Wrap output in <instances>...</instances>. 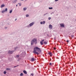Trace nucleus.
<instances>
[{"mask_svg":"<svg viewBox=\"0 0 76 76\" xmlns=\"http://www.w3.org/2000/svg\"><path fill=\"white\" fill-rule=\"evenodd\" d=\"M41 51V50L38 47H36L34 48L33 53L34 54H37V55H39Z\"/></svg>","mask_w":76,"mask_h":76,"instance_id":"obj_1","label":"nucleus"},{"mask_svg":"<svg viewBox=\"0 0 76 76\" xmlns=\"http://www.w3.org/2000/svg\"><path fill=\"white\" fill-rule=\"evenodd\" d=\"M35 43V44H37V39H33L31 41V45H32L34 44V43Z\"/></svg>","mask_w":76,"mask_h":76,"instance_id":"obj_2","label":"nucleus"},{"mask_svg":"<svg viewBox=\"0 0 76 76\" xmlns=\"http://www.w3.org/2000/svg\"><path fill=\"white\" fill-rule=\"evenodd\" d=\"M60 26L61 27L64 28V24L61 23L60 24Z\"/></svg>","mask_w":76,"mask_h":76,"instance_id":"obj_3","label":"nucleus"},{"mask_svg":"<svg viewBox=\"0 0 76 76\" xmlns=\"http://www.w3.org/2000/svg\"><path fill=\"white\" fill-rule=\"evenodd\" d=\"M14 51H10V50H9L8 52V53L9 54H12V53H13Z\"/></svg>","mask_w":76,"mask_h":76,"instance_id":"obj_4","label":"nucleus"},{"mask_svg":"<svg viewBox=\"0 0 76 76\" xmlns=\"http://www.w3.org/2000/svg\"><path fill=\"white\" fill-rule=\"evenodd\" d=\"M34 22H33L30 23L29 24L30 27L32 26V25H34Z\"/></svg>","mask_w":76,"mask_h":76,"instance_id":"obj_5","label":"nucleus"},{"mask_svg":"<svg viewBox=\"0 0 76 76\" xmlns=\"http://www.w3.org/2000/svg\"><path fill=\"white\" fill-rule=\"evenodd\" d=\"M49 28L50 29H53V26L51 25L50 24L49 25Z\"/></svg>","mask_w":76,"mask_h":76,"instance_id":"obj_6","label":"nucleus"},{"mask_svg":"<svg viewBox=\"0 0 76 76\" xmlns=\"http://www.w3.org/2000/svg\"><path fill=\"white\" fill-rule=\"evenodd\" d=\"M48 54H49V55H50V56H51V57L53 56V54L51 53H48Z\"/></svg>","mask_w":76,"mask_h":76,"instance_id":"obj_7","label":"nucleus"},{"mask_svg":"<svg viewBox=\"0 0 76 76\" xmlns=\"http://www.w3.org/2000/svg\"><path fill=\"white\" fill-rule=\"evenodd\" d=\"M23 72L24 74H27V72L26 71L24 70L23 71Z\"/></svg>","mask_w":76,"mask_h":76,"instance_id":"obj_8","label":"nucleus"},{"mask_svg":"<svg viewBox=\"0 0 76 76\" xmlns=\"http://www.w3.org/2000/svg\"><path fill=\"white\" fill-rule=\"evenodd\" d=\"M35 60V59L34 58H32L31 59V61H34Z\"/></svg>","mask_w":76,"mask_h":76,"instance_id":"obj_9","label":"nucleus"},{"mask_svg":"<svg viewBox=\"0 0 76 76\" xmlns=\"http://www.w3.org/2000/svg\"><path fill=\"white\" fill-rule=\"evenodd\" d=\"M4 6H5V5H4V4H3L1 6V8H2L3 7H4Z\"/></svg>","mask_w":76,"mask_h":76,"instance_id":"obj_10","label":"nucleus"},{"mask_svg":"<svg viewBox=\"0 0 76 76\" xmlns=\"http://www.w3.org/2000/svg\"><path fill=\"white\" fill-rule=\"evenodd\" d=\"M17 1V0H15L14 1H13V3H14L15 4V3H16Z\"/></svg>","mask_w":76,"mask_h":76,"instance_id":"obj_11","label":"nucleus"},{"mask_svg":"<svg viewBox=\"0 0 76 76\" xmlns=\"http://www.w3.org/2000/svg\"><path fill=\"white\" fill-rule=\"evenodd\" d=\"M47 42H44V44H45V45L46 44H47Z\"/></svg>","mask_w":76,"mask_h":76,"instance_id":"obj_12","label":"nucleus"},{"mask_svg":"<svg viewBox=\"0 0 76 76\" xmlns=\"http://www.w3.org/2000/svg\"><path fill=\"white\" fill-rule=\"evenodd\" d=\"M40 44L41 45H43V42H42L40 41Z\"/></svg>","mask_w":76,"mask_h":76,"instance_id":"obj_13","label":"nucleus"},{"mask_svg":"<svg viewBox=\"0 0 76 76\" xmlns=\"http://www.w3.org/2000/svg\"><path fill=\"white\" fill-rule=\"evenodd\" d=\"M12 10H10V13H12Z\"/></svg>","mask_w":76,"mask_h":76,"instance_id":"obj_14","label":"nucleus"},{"mask_svg":"<svg viewBox=\"0 0 76 76\" xmlns=\"http://www.w3.org/2000/svg\"><path fill=\"white\" fill-rule=\"evenodd\" d=\"M26 9H27V8L26 7H24L23 9V10H26Z\"/></svg>","mask_w":76,"mask_h":76,"instance_id":"obj_15","label":"nucleus"},{"mask_svg":"<svg viewBox=\"0 0 76 76\" xmlns=\"http://www.w3.org/2000/svg\"><path fill=\"white\" fill-rule=\"evenodd\" d=\"M4 10L5 12H6L7 11V8H6Z\"/></svg>","mask_w":76,"mask_h":76,"instance_id":"obj_16","label":"nucleus"},{"mask_svg":"<svg viewBox=\"0 0 76 76\" xmlns=\"http://www.w3.org/2000/svg\"><path fill=\"white\" fill-rule=\"evenodd\" d=\"M22 54H24V55H25V54H26V53L25 52H23Z\"/></svg>","mask_w":76,"mask_h":76,"instance_id":"obj_17","label":"nucleus"},{"mask_svg":"<svg viewBox=\"0 0 76 76\" xmlns=\"http://www.w3.org/2000/svg\"><path fill=\"white\" fill-rule=\"evenodd\" d=\"M16 58H18L19 57V55H17L16 56Z\"/></svg>","mask_w":76,"mask_h":76,"instance_id":"obj_18","label":"nucleus"},{"mask_svg":"<svg viewBox=\"0 0 76 76\" xmlns=\"http://www.w3.org/2000/svg\"><path fill=\"white\" fill-rule=\"evenodd\" d=\"M10 69L9 68H7L6 69V70H10Z\"/></svg>","mask_w":76,"mask_h":76,"instance_id":"obj_19","label":"nucleus"},{"mask_svg":"<svg viewBox=\"0 0 76 76\" xmlns=\"http://www.w3.org/2000/svg\"><path fill=\"white\" fill-rule=\"evenodd\" d=\"M4 12H5V11H4V10H2L1 12V13H3Z\"/></svg>","mask_w":76,"mask_h":76,"instance_id":"obj_20","label":"nucleus"},{"mask_svg":"<svg viewBox=\"0 0 76 76\" xmlns=\"http://www.w3.org/2000/svg\"><path fill=\"white\" fill-rule=\"evenodd\" d=\"M20 76H22L23 75V73H21L20 74Z\"/></svg>","mask_w":76,"mask_h":76,"instance_id":"obj_21","label":"nucleus"},{"mask_svg":"<svg viewBox=\"0 0 76 76\" xmlns=\"http://www.w3.org/2000/svg\"><path fill=\"white\" fill-rule=\"evenodd\" d=\"M26 17H29V15L28 14L26 15Z\"/></svg>","mask_w":76,"mask_h":76,"instance_id":"obj_22","label":"nucleus"},{"mask_svg":"<svg viewBox=\"0 0 76 76\" xmlns=\"http://www.w3.org/2000/svg\"><path fill=\"white\" fill-rule=\"evenodd\" d=\"M4 74L5 75L6 74V71H4Z\"/></svg>","mask_w":76,"mask_h":76,"instance_id":"obj_23","label":"nucleus"},{"mask_svg":"<svg viewBox=\"0 0 76 76\" xmlns=\"http://www.w3.org/2000/svg\"><path fill=\"white\" fill-rule=\"evenodd\" d=\"M26 27H27V28H29V27H30V26L29 25V24Z\"/></svg>","mask_w":76,"mask_h":76,"instance_id":"obj_24","label":"nucleus"},{"mask_svg":"<svg viewBox=\"0 0 76 76\" xmlns=\"http://www.w3.org/2000/svg\"><path fill=\"white\" fill-rule=\"evenodd\" d=\"M45 21H43V24H45Z\"/></svg>","mask_w":76,"mask_h":76,"instance_id":"obj_25","label":"nucleus"},{"mask_svg":"<svg viewBox=\"0 0 76 76\" xmlns=\"http://www.w3.org/2000/svg\"><path fill=\"white\" fill-rule=\"evenodd\" d=\"M49 9H53V7H49Z\"/></svg>","mask_w":76,"mask_h":76,"instance_id":"obj_26","label":"nucleus"},{"mask_svg":"<svg viewBox=\"0 0 76 76\" xmlns=\"http://www.w3.org/2000/svg\"><path fill=\"white\" fill-rule=\"evenodd\" d=\"M40 23V24H43V22H41Z\"/></svg>","mask_w":76,"mask_h":76,"instance_id":"obj_27","label":"nucleus"},{"mask_svg":"<svg viewBox=\"0 0 76 76\" xmlns=\"http://www.w3.org/2000/svg\"><path fill=\"white\" fill-rule=\"evenodd\" d=\"M31 76H34V74H33V73L31 74Z\"/></svg>","mask_w":76,"mask_h":76,"instance_id":"obj_28","label":"nucleus"},{"mask_svg":"<svg viewBox=\"0 0 76 76\" xmlns=\"http://www.w3.org/2000/svg\"><path fill=\"white\" fill-rule=\"evenodd\" d=\"M47 14H48V13H46L44 14V16H45L46 15H47Z\"/></svg>","mask_w":76,"mask_h":76,"instance_id":"obj_29","label":"nucleus"},{"mask_svg":"<svg viewBox=\"0 0 76 76\" xmlns=\"http://www.w3.org/2000/svg\"><path fill=\"white\" fill-rule=\"evenodd\" d=\"M18 47H16L15 48V50H16V49H18Z\"/></svg>","mask_w":76,"mask_h":76,"instance_id":"obj_30","label":"nucleus"},{"mask_svg":"<svg viewBox=\"0 0 76 76\" xmlns=\"http://www.w3.org/2000/svg\"><path fill=\"white\" fill-rule=\"evenodd\" d=\"M49 65H50V66H51V65H52V63H50L49 64Z\"/></svg>","mask_w":76,"mask_h":76,"instance_id":"obj_31","label":"nucleus"},{"mask_svg":"<svg viewBox=\"0 0 76 76\" xmlns=\"http://www.w3.org/2000/svg\"><path fill=\"white\" fill-rule=\"evenodd\" d=\"M18 4H19V5L20 6H21V4H20V3H18Z\"/></svg>","mask_w":76,"mask_h":76,"instance_id":"obj_32","label":"nucleus"},{"mask_svg":"<svg viewBox=\"0 0 76 76\" xmlns=\"http://www.w3.org/2000/svg\"><path fill=\"white\" fill-rule=\"evenodd\" d=\"M51 19V17H49L48 18L49 20H50V19Z\"/></svg>","mask_w":76,"mask_h":76,"instance_id":"obj_33","label":"nucleus"},{"mask_svg":"<svg viewBox=\"0 0 76 76\" xmlns=\"http://www.w3.org/2000/svg\"><path fill=\"white\" fill-rule=\"evenodd\" d=\"M44 39H43L42 41V42H44Z\"/></svg>","mask_w":76,"mask_h":76,"instance_id":"obj_34","label":"nucleus"},{"mask_svg":"<svg viewBox=\"0 0 76 76\" xmlns=\"http://www.w3.org/2000/svg\"><path fill=\"white\" fill-rule=\"evenodd\" d=\"M71 37H74V35H71Z\"/></svg>","mask_w":76,"mask_h":76,"instance_id":"obj_35","label":"nucleus"},{"mask_svg":"<svg viewBox=\"0 0 76 76\" xmlns=\"http://www.w3.org/2000/svg\"><path fill=\"white\" fill-rule=\"evenodd\" d=\"M58 0H55V1H58Z\"/></svg>","mask_w":76,"mask_h":76,"instance_id":"obj_36","label":"nucleus"},{"mask_svg":"<svg viewBox=\"0 0 76 76\" xmlns=\"http://www.w3.org/2000/svg\"><path fill=\"white\" fill-rule=\"evenodd\" d=\"M66 42H69V40L66 41Z\"/></svg>","mask_w":76,"mask_h":76,"instance_id":"obj_37","label":"nucleus"},{"mask_svg":"<svg viewBox=\"0 0 76 76\" xmlns=\"http://www.w3.org/2000/svg\"><path fill=\"white\" fill-rule=\"evenodd\" d=\"M16 20H17V18L15 19V21H16Z\"/></svg>","mask_w":76,"mask_h":76,"instance_id":"obj_38","label":"nucleus"},{"mask_svg":"<svg viewBox=\"0 0 76 76\" xmlns=\"http://www.w3.org/2000/svg\"><path fill=\"white\" fill-rule=\"evenodd\" d=\"M56 39V37H55L54 38V39Z\"/></svg>","mask_w":76,"mask_h":76,"instance_id":"obj_39","label":"nucleus"},{"mask_svg":"<svg viewBox=\"0 0 76 76\" xmlns=\"http://www.w3.org/2000/svg\"><path fill=\"white\" fill-rule=\"evenodd\" d=\"M54 50H56V48H54Z\"/></svg>","mask_w":76,"mask_h":76,"instance_id":"obj_40","label":"nucleus"},{"mask_svg":"<svg viewBox=\"0 0 76 76\" xmlns=\"http://www.w3.org/2000/svg\"><path fill=\"white\" fill-rule=\"evenodd\" d=\"M16 66H14V68H15V67H16Z\"/></svg>","mask_w":76,"mask_h":76,"instance_id":"obj_41","label":"nucleus"},{"mask_svg":"<svg viewBox=\"0 0 76 76\" xmlns=\"http://www.w3.org/2000/svg\"><path fill=\"white\" fill-rule=\"evenodd\" d=\"M5 29H7V27H5Z\"/></svg>","mask_w":76,"mask_h":76,"instance_id":"obj_42","label":"nucleus"},{"mask_svg":"<svg viewBox=\"0 0 76 76\" xmlns=\"http://www.w3.org/2000/svg\"><path fill=\"white\" fill-rule=\"evenodd\" d=\"M16 7H18V5H16Z\"/></svg>","mask_w":76,"mask_h":76,"instance_id":"obj_43","label":"nucleus"},{"mask_svg":"<svg viewBox=\"0 0 76 76\" xmlns=\"http://www.w3.org/2000/svg\"><path fill=\"white\" fill-rule=\"evenodd\" d=\"M21 0V1H23V0Z\"/></svg>","mask_w":76,"mask_h":76,"instance_id":"obj_44","label":"nucleus"},{"mask_svg":"<svg viewBox=\"0 0 76 76\" xmlns=\"http://www.w3.org/2000/svg\"><path fill=\"white\" fill-rule=\"evenodd\" d=\"M52 13H53H53H54V12H52Z\"/></svg>","mask_w":76,"mask_h":76,"instance_id":"obj_45","label":"nucleus"},{"mask_svg":"<svg viewBox=\"0 0 76 76\" xmlns=\"http://www.w3.org/2000/svg\"><path fill=\"white\" fill-rule=\"evenodd\" d=\"M51 15H52V13H51Z\"/></svg>","mask_w":76,"mask_h":76,"instance_id":"obj_46","label":"nucleus"},{"mask_svg":"<svg viewBox=\"0 0 76 76\" xmlns=\"http://www.w3.org/2000/svg\"><path fill=\"white\" fill-rule=\"evenodd\" d=\"M47 35L48 36V35Z\"/></svg>","mask_w":76,"mask_h":76,"instance_id":"obj_47","label":"nucleus"}]
</instances>
